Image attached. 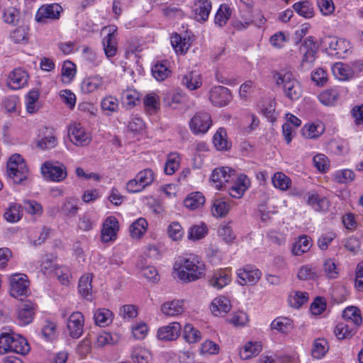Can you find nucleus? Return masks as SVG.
<instances>
[{
  "label": "nucleus",
  "instance_id": "1",
  "mask_svg": "<svg viewBox=\"0 0 363 363\" xmlns=\"http://www.w3.org/2000/svg\"><path fill=\"white\" fill-rule=\"evenodd\" d=\"M205 264L195 255L179 257L174 262V272L184 282H191L201 279L204 274Z\"/></svg>",
  "mask_w": 363,
  "mask_h": 363
},
{
  "label": "nucleus",
  "instance_id": "2",
  "mask_svg": "<svg viewBox=\"0 0 363 363\" xmlns=\"http://www.w3.org/2000/svg\"><path fill=\"white\" fill-rule=\"evenodd\" d=\"M30 350V345L24 337L8 327H4L0 330V354L14 352L26 355Z\"/></svg>",
  "mask_w": 363,
  "mask_h": 363
},
{
  "label": "nucleus",
  "instance_id": "3",
  "mask_svg": "<svg viewBox=\"0 0 363 363\" xmlns=\"http://www.w3.org/2000/svg\"><path fill=\"white\" fill-rule=\"evenodd\" d=\"M277 85L282 87L285 96L291 100H297L301 96V86L290 72L281 71L274 74Z\"/></svg>",
  "mask_w": 363,
  "mask_h": 363
},
{
  "label": "nucleus",
  "instance_id": "4",
  "mask_svg": "<svg viewBox=\"0 0 363 363\" xmlns=\"http://www.w3.org/2000/svg\"><path fill=\"white\" fill-rule=\"evenodd\" d=\"M7 174L15 184H22L28 179L29 171L23 157L13 155L7 163Z\"/></svg>",
  "mask_w": 363,
  "mask_h": 363
},
{
  "label": "nucleus",
  "instance_id": "5",
  "mask_svg": "<svg viewBox=\"0 0 363 363\" xmlns=\"http://www.w3.org/2000/svg\"><path fill=\"white\" fill-rule=\"evenodd\" d=\"M299 52L302 55L301 62L302 69L311 68L316 59L317 52V46L313 37L309 36L305 39L300 47Z\"/></svg>",
  "mask_w": 363,
  "mask_h": 363
},
{
  "label": "nucleus",
  "instance_id": "6",
  "mask_svg": "<svg viewBox=\"0 0 363 363\" xmlns=\"http://www.w3.org/2000/svg\"><path fill=\"white\" fill-rule=\"evenodd\" d=\"M30 294L29 281L24 274H14L10 277V294L14 298L27 296Z\"/></svg>",
  "mask_w": 363,
  "mask_h": 363
},
{
  "label": "nucleus",
  "instance_id": "7",
  "mask_svg": "<svg viewBox=\"0 0 363 363\" xmlns=\"http://www.w3.org/2000/svg\"><path fill=\"white\" fill-rule=\"evenodd\" d=\"M103 30H107V35L103 38V49L106 57L108 59L113 57L118 52L117 47V27L115 26H109L104 27Z\"/></svg>",
  "mask_w": 363,
  "mask_h": 363
},
{
  "label": "nucleus",
  "instance_id": "8",
  "mask_svg": "<svg viewBox=\"0 0 363 363\" xmlns=\"http://www.w3.org/2000/svg\"><path fill=\"white\" fill-rule=\"evenodd\" d=\"M211 125L210 114L203 111L197 112L189 122L190 129L194 134L206 133Z\"/></svg>",
  "mask_w": 363,
  "mask_h": 363
},
{
  "label": "nucleus",
  "instance_id": "9",
  "mask_svg": "<svg viewBox=\"0 0 363 363\" xmlns=\"http://www.w3.org/2000/svg\"><path fill=\"white\" fill-rule=\"evenodd\" d=\"M238 283L242 285H254L260 279L262 272L254 266L247 265L237 272Z\"/></svg>",
  "mask_w": 363,
  "mask_h": 363
},
{
  "label": "nucleus",
  "instance_id": "10",
  "mask_svg": "<svg viewBox=\"0 0 363 363\" xmlns=\"http://www.w3.org/2000/svg\"><path fill=\"white\" fill-rule=\"evenodd\" d=\"M29 79L28 72L21 67L11 71L8 77L7 86L13 90L20 89L27 85Z\"/></svg>",
  "mask_w": 363,
  "mask_h": 363
},
{
  "label": "nucleus",
  "instance_id": "11",
  "mask_svg": "<svg viewBox=\"0 0 363 363\" xmlns=\"http://www.w3.org/2000/svg\"><path fill=\"white\" fill-rule=\"evenodd\" d=\"M84 318L81 312H73L69 317L67 328L69 335L74 339L81 337L83 333Z\"/></svg>",
  "mask_w": 363,
  "mask_h": 363
},
{
  "label": "nucleus",
  "instance_id": "12",
  "mask_svg": "<svg viewBox=\"0 0 363 363\" xmlns=\"http://www.w3.org/2000/svg\"><path fill=\"white\" fill-rule=\"evenodd\" d=\"M119 230L118 220L113 216L108 217L103 224L101 233V239L103 242L114 241L117 238Z\"/></svg>",
  "mask_w": 363,
  "mask_h": 363
},
{
  "label": "nucleus",
  "instance_id": "13",
  "mask_svg": "<svg viewBox=\"0 0 363 363\" xmlns=\"http://www.w3.org/2000/svg\"><path fill=\"white\" fill-rule=\"evenodd\" d=\"M232 96L230 90L223 86H217L211 89L209 93V99L212 104L217 106L227 105L231 100Z\"/></svg>",
  "mask_w": 363,
  "mask_h": 363
},
{
  "label": "nucleus",
  "instance_id": "14",
  "mask_svg": "<svg viewBox=\"0 0 363 363\" xmlns=\"http://www.w3.org/2000/svg\"><path fill=\"white\" fill-rule=\"evenodd\" d=\"M81 90L84 94H91L106 89L104 77L99 74L91 75L82 82Z\"/></svg>",
  "mask_w": 363,
  "mask_h": 363
},
{
  "label": "nucleus",
  "instance_id": "15",
  "mask_svg": "<svg viewBox=\"0 0 363 363\" xmlns=\"http://www.w3.org/2000/svg\"><path fill=\"white\" fill-rule=\"evenodd\" d=\"M47 270L50 277L56 278L61 284L69 286L72 274L69 269L64 266H60L50 262L49 266H47Z\"/></svg>",
  "mask_w": 363,
  "mask_h": 363
},
{
  "label": "nucleus",
  "instance_id": "16",
  "mask_svg": "<svg viewBox=\"0 0 363 363\" xmlns=\"http://www.w3.org/2000/svg\"><path fill=\"white\" fill-rule=\"evenodd\" d=\"M181 330L180 323L178 322L170 323L169 325L158 329L157 337L162 341H173L179 337Z\"/></svg>",
  "mask_w": 363,
  "mask_h": 363
},
{
  "label": "nucleus",
  "instance_id": "17",
  "mask_svg": "<svg viewBox=\"0 0 363 363\" xmlns=\"http://www.w3.org/2000/svg\"><path fill=\"white\" fill-rule=\"evenodd\" d=\"M233 172H234V170L230 167L215 169L211 177V182L217 189H222L225 183H228L231 180L234 175V174H232Z\"/></svg>",
  "mask_w": 363,
  "mask_h": 363
},
{
  "label": "nucleus",
  "instance_id": "18",
  "mask_svg": "<svg viewBox=\"0 0 363 363\" xmlns=\"http://www.w3.org/2000/svg\"><path fill=\"white\" fill-rule=\"evenodd\" d=\"M67 176L66 167L59 162L47 161V178L52 182H60Z\"/></svg>",
  "mask_w": 363,
  "mask_h": 363
},
{
  "label": "nucleus",
  "instance_id": "19",
  "mask_svg": "<svg viewBox=\"0 0 363 363\" xmlns=\"http://www.w3.org/2000/svg\"><path fill=\"white\" fill-rule=\"evenodd\" d=\"M212 8L209 0H199L192 7L194 18L199 22H204L208 20Z\"/></svg>",
  "mask_w": 363,
  "mask_h": 363
},
{
  "label": "nucleus",
  "instance_id": "20",
  "mask_svg": "<svg viewBox=\"0 0 363 363\" xmlns=\"http://www.w3.org/2000/svg\"><path fill=\"white\" fill-rule=\"evenodd\" d=\"M35 305L30 301L22 303L18 309L17 317L22 325L29 324L33 319Z\"/></svg>",
  "mask_w": 363,
  "mask_h": 363
},
{
  "label": "nucleus",
  "instance_id": "21",
  "mask_svg": "<svg viewBox=\"0 0 363 363\" xmlns=\"http://www.w3.org/2000/svg\"><path fill=\"white\" fill-rule=\"evenodd\" d=\"M71 141L77 145H85L90 141V137L79 125H74L69 129Z\"/></svg>",
  "mask_w": 363,
  "mask_h": 363
},
{
  "label": "nucleus",
  "instance_id": "22",
  "mask_svg": "<svg viewBox=\"0 0 363 363\" xmlns=\"http://www.w3.org/2000/svg\"><path fill=\"white\" fill-rule=\"evenodd\" d=\"M230 282V276L227 269H220L214 272L213 276L209 280V284L214 288L220 289Z\"/></svg>",
  "mask_w": 363,
  "mask_h": 363
},
{
  "label": "nucleus",
  "instance_id": "23",
  "mask_svg": "<svg viewBox=\"0 0 363 363\" xmlns=\"http://www.w3.org/2000/svg\"><path fill=\"white\" fill-rule=\"evenodd\" d=\"M230 308V301L225 296L214 298L211 304V311L216 316L227 313Z\"/></svg>",
  "mask_w": 363,
  "mask_h": 363
},
{
  "label": "nucleus",
  "instance_id": "24",
  "mask_svg": "<svg viewBox=\"0 0 363 363\" xmlns=\"http://www.w3.org/2000/svg\"><path fill=\"white\" fill-rule=\"evenodd\" d=\"M162 313L167 316H175L181 314L184 311L183 301L180 300H174L164 302L161 306Z\"/></svg>",
  "mask_w": 363,
  "mask_h": 363
},
{
  "label": "nucleus",
  "instance_id": "25",
  "mask_svg": "<svg viewBox=\"0 0 363 363\" xmlns=\"http://www.w3.org/2000/svg\"><path fill=\"white\" fill-rule=\"evenodd\" d=\"M250 186V179L246 175L241 174L237 178L235 185L232 186L230 190V194L235 198H240Z\"/></svg>",
  "mask_w": 363,
  "mask_h": 363
},
{
  "label": "nucleus",
  "instance_id": "26",
  "mask_svg": "<svg viewBox=\"0 0 363 363\" xmlns=\"http://www.w3.org/2000/svg\"><path fill=\"white\" fill-rule=\"evenodd\" d=\"M333 74L340 80H345L352 78L354 71L349 65L342 62H336L332 67Z\"/></svg>",
  "mask_w": 363,
  "mask_h": 363
},
{
  "label": "nucleus",
  "instance_id": "27",
  "mask_svg": "<svg viewBox=\"0 0 363 363\" xmlns=\"http://www.w3.org/2000/svg\"><path fill=\"white\" fill-rule=\"evenodd\" d=\"M92 276L90 274L82 275L79 281L78 289L79 294L87 300L92 296Z\"/></svg>",
  "mask_w": 363,
  "mask_h": 363
},
{
  "label": "nucleus",
  "instance_id": "28",
  "mask_svg": "<svg viewBox=\"0 0 363 363\" xmlns=\"http://www.w3.org/2000/svg\"><path fill=\"white\" fill-rule=\"evenodd\" d=\"M182 84L189 90H195L201 86V74L194 71L189 72L182 77Z\"/></svg>",
  "mask_w": 363,
  "mask_h": 363
},
{
  "label": "nucleus",
  "instance_id": "29",
  "mask_svg": "<svg viewBox=\"0 0 363 363\" xmlns=\"http://www.w3.org/2000/svg\"><path fill=\"white\" fill-rule=\"evenodd\" d=\"M205 203V197L200 192L191 193L184 201L185 207L190 210H196L201 208Z\"/></svg>",
  "mask_w": 363,
  "mask_h": 363
},
{
  "label": "nucleus",
  "instance_id": "30",
  "mask_svg": "<svg viewBox=\"0 0 363 363\" xmlns=\"http://www.w3.org/2000/svg\"><path fill=\"white\" fill-rule=\"evenodd\" d=\"M311 247L310 238L306 235H302L294 243L291 252L295 256H300L307 252Z\"/></svg>",
  "mask_w": 363,
  "mask_h": 363
},
{
  "label": "nucleus",
  "instance_id": "31",
  "mask_svg": "<svg viewBox=\"0 0 363 363\" xmlns=\"http://www.w3.org/2000/svg\"><path fill=\"white\" fill-rule=\"evenodd\" d=\"M147 222L143 218H140L133 222L130 226V234L133 238H140L146 232Z\"/></svg>",
  "mask_w": 363,
  "mask_h": 363
},
{
  "label": "nucleus",
  "instance_id": "32",
  "mask_svg": "<svg viewBox=\"0 0 363 363\" xmlns=\"http://www.w3.org/2000/svg\"><path fill=\"white\" fill-rule=\"evenodd\" d=\"M328 350L329 346L327 340L323 338H318L313 342L311 354L314 358L321 359L325 355Z\"/></svg>",
  "mask_w": 363,
  "mask_h": 363
},
{
  "label": "nucleus",
  "instance_id": "33",
  "mask_svg": "<svg viewBox=\"0 0 363 363\" xmlns=\"http://www.w3.org/2000/svg\"><path fill=\"white\" fill-rule=\"evenodd\" d=\"M152 76L157 81H163L170 74V70L167 66V61L157 62L152 67Z\"/></svg>",
  "mask_w": 363,
  "mask_h": 363
},
{
  "label": "nucleus",
  "instance_id": "34",
  "mask_svg": "<svg viewBox=\"0 0 363 363\" xmlns=\"http://www.w3.org/2000/svg\"><path fill=\"white\" fill-rule=\"evenodd\" d=\"M231 13L232 11L228 5L221 4L215 16L214 22L216 25L220 27L224 26L230 18Z\"/></svg>",
  "mask_w": 363,
  "mask_h": 363
},
{
  "label": "nucleus",
  "instance_id": "35",
  "mask_svg": "<svg viewBox=\"0 0 363 363\" xmlns=\"http://www.w3.org/2000/svg\"><path fill=\"white\" fill-rule=\"evenodd\" d=\"M262 350V345L259 342H250L240 351V356L242 359H248L257 355Z\"/></svg>",
  "mask_w": 363,
  "mask_h": 363
},
{
  "label": "nucleus",
  "instance_id": "36",
  "mask_svg": "<svg viewBox=\"0 0 363 363\" xmlns=\"http://www.w3.org/2000/svg\"><path fill=\"white\" fill-rule=\"evenodd\" d=\"M78 209V199L72 197L66 198L61 208L62 213L66 217L76 216Z\"/></svg>",
  "mask_w": 363,
  "mask_h": 363
},
{
  "label": "nucleus",
  "instance_id": "37",
  "mask_svg": "<svg viewBox=\"0 0 363 363\" xmlns=\"http://www.w3.org/2000/svg\"><path fill=\"white\" fill-rule=\"evenodd\" d=\"M112 315V312L108 309L100 308L94 313V318L97 325L104 327L111 323Z\"/></svg>",
  "mask_w": 363,
  "mask_h": 363
},
{
  "label": "nucleus",
  "instance_id": "38",
  "mask_svg": "<svg viewBox=\"0 0 363 363\" xmlns=\"http://www.w3.org/2000/svg\"><path fill=\"white\" fill-rule=\"evenodd\" d=\"M342 317L346 320H350L356 326H359L362 323V316L360 311L356 306H349L342 312Z\"/></svg>",
  "mask_w": 363,
  "mask_h": 363
},
{
  "label": "nucleus",
  "instance_id": "39",
  "mask_svg": "<svg viewBox=\"0 0 363 363\" xmlns=\"http://www.w3.org/2000/svg\"><path fill=\"white\" fill-rule=\"evenodd\" d=\"M131 359L135 363H151V353L141 347L134 348L131 353Z\"/></svg>",
  "mask_w": 363,
  "mask_h": 363
},
{
  "label": "nucleus",
  "instance_id": "40",
  "mask_svg": "<svg viewBox=\"0 0 363 363\" xmlns=\"http://www.w3.org/2000/svg\"><path fill=\"white\" fill-rule=\"evenodd\" d=\"M273 185L275 188L281 191L287 190L291 184V181L289 177L282 172H276L272 178Z\"/></svg>",
  "mask_w": 363,
  "mask_h": 363
},
{
  "label": "nucleus",
  "instance_id": "41",
  "mask_svg": "<svg viewBox=\"0 0 363 363\" xmlns=\"http://www.w3.org/2000/svg\"><path fill=\"white\" fill-rule=\"evenodd\" d=\"M295 11L300 16L305 18H311L313 16V8L308 1H299L293 6Z\"/></svg>",
  "mask_w": 363,
  "mask_h": 363
},
{
  "label": "nucleus",
  "instance_id": "42",
  "mask_svg": "<svg viewBox=\"0 0 363 363\" xmlns=\"http://www.w3.org/2000/svg\"><path fill=\"white\" fill-rule=\"evenodd\" d=\"M183 337L189 343H196L201 340V332L193 327L191 324H186L184 328Z\"/></svg>",
  "mask_w": 363,
  "mask_h": 363
},
{
  "label": "nucleus",
  "instance_id": "43",
  "mask_svg": "<svg viewBox=\"0 0 363 363\" xmlns=\"http://www.w3.org/2000/svg\"><path fill=\"white\" fill-rule=\"evenodd\" d=\"M180 163V157L177 152H172L168 155L164 166V172L168 175L173 174L178 169Z\"/></svg>",
  "mask_w": 363,
  "mask_h": 363
},
{
  "label": "nucleus",
  "instance_id": "44",
  "mask_svg": "<svg viewBox=\"0 0 363 363\" xmlns=\"http://www.w3.org/2000/svg\"><path fill=\"white\" fill-rule=\"evenodd\" d=\"M338 97L339 91L337 90V89L333 88L323 91L319 95L318 98L323 104L325 106H330L337 100Z\"/></svg>",
  "mask_w": 363,
  "mask_h": 363
},
{
  "label": "nucleus",
  "instance_id": "45",
  "mask_svg": "<svg viewBox=\"0 0 363 363\" xmlns=\"http://www.w3.org/2000/svg\"><path fill=\"white\" fill-rule=\"evenodd\" d=\"M230 205L222 199H215L212 206V213L214 216L224 217L228 213Z\"/></svg>",
  "mask_w": 363,
  "mask_h": 363
},
{
  "label": "nucleus",
  "instance_id": "46",
  "mask_svg": "<svg viewBox=\"0 0 363 363\" xmlns=\"http://www.w3.org/2000/svg\"><path fill=\"white\" fill-rule=\"evenodd\" d=\"M324 130L320 124H308L305 125L302 128V133L306 138L313 139L320 136Z\"/></svg>",
  "mask_w": 363,
  "mask_h": 363
},
{
  "label": "nucleus",
  "instance_id": "47",
  "mask_svg": "<svg viewBox=\"0 0 363 363\" xmlns=\"http://www.w3.org/2000/svg\"><path fill=\"white\" fill-rule=\"evenodd\" d=\"M307 203L315 211H320L325 208L327 200L325 198H320L317 194L310 192L307 194Z\"/></svg>",
  "mask_w": 363,
  "mask_h": 363
},
{
  "label": "nucleus",
  "instance_id": "48",
  "mask_svg": "<svg viewBox=\"0 0 363 363\" xmlns=\"http://www.w3.org/2000/svg\"><path fill=\"white\" fill-rule=\"evenodd\" d=\"M226 131L224 128H219L213 136V144L220 150H226L228 143L226 139Z\"/></svg>",
  "mask_w": 363,
  "mask_h": 363
},
{
  "label": "nucleus",
  "instance_id": "49",
  "mask_svg": "<svg viewBox=\"0 0 363 363\" xmlns=\"http://www.w3.org/2000/svg\"><path fill=\"white\" fill-rule=\"evenodd\" d=\"M118 340L119 337L116 335H113L109 333L102 332L97 337L96 345L102 347L108 345H114Z\"/></svg>",
  "mask_w": 363,
  "mask_h": 363
},
{
  "label": "nucleus",
  "instance_id": "50",
  "mask_svg": "<svg viewBox=\"0 0 363 363\" xmlns=\"http://www.w3.org/2000/svg\"><path fill=\"white\" fill-rule=\"evenodd\" d=\"M5 219L11 223L17 222L21 217V206L16 203L11 204L4 213Z\"/></svg>",
  "mask_w": 363,
  "mask_h": 363
},
{
  "label": "nucleus",
  "instance_id": "51",
  "mask_svg": "<svg viewBox=\"0 0 363 363\" xmlns=\"http://www.w3.org/2000/svg\"><path fill=\"white\" fill-rule=\"evenodd\" d=\"M171 44L177 52L184 53L189 47L185 38L175 33L171 37Z\"/></svg>",
  "mask_w": 363,
  "mask_h": 363
},
{
  "label": "nucleus",
  "instance_id": "52",
  "mask_svg": "<svg viewBox=\"0 0 363 363\" xmlns=\"http://www.w3.org/2000/svg\"><path fill=\"white\" fill-rule=\"evenodd\" d=\"M58 323L55 321L47 320V342L55 343L60 336L57 329Z\"/></svg>",
  "mask_w": 363,
  "mask_h": 363
},
{
  "label": "nucleus",
  "instance_id": "53",
  "mask_svg": "<svg viewBox=\"0 0 363 363\" xmlns=\"http://www.w3.org/2000/svg\"><path fill=\"white\" fill-rule=\"evenodd\" d=\"M334 178L336 182L346 184L352 182L355 178L354 172L351 169H342L335 173Z\"/></svg>",
  "mask_w": 363,
  "mask_h": 363
},
{
  "label": "nucleus",
  "instance_id": "54",
  "mask_svg": "<svg viewBox=\"0 0 363 363\" xmlns=\"http://www.w3.org/2000/svg\"><path fill=\"white\" fill-rule=\"evenodd\" d=\"M135 177L145 188L150 185L155 179V174L150 169L141 170Z\"/></svg>",
  "mask_w": 363,
  "mask_h": 363
},
{
  "label": "nucleus",
  "instance_id": "55",
  "mask_svg": "<svg viewBox=\"0 0 363 363\" xmlns=\"http://www.w3.org/2000/svg\"><path fill=\"white\" fill-rule=\"evenodd\" d=\"M3 18L8 24H16L20 19V11L13 7H9L4 10Z\"/></svg>",
  "mask_w": 363,
  "mask_h": 363
},
{
  "label": "nucleus",
  "instance_id": "56",
  "mask_svg": "<svg viewBox=\"0 0 363 363\" xmlns=\"http://www.w3.org/2000/svg\"><path fill=\"white\" fill-rule=\"evenodd\" d=\"M297 276L301 280H313L318 277L315 269L310 265L302 266L299 269Z\"/></svg>",
  "mask_w": 363,
  "mask_h": 363
},
{
  "label": "nucleus",
  "instance_id": "57",
  "mask_svg": "<svg viewBox=\"0 0 363 363\" xmlns=\"http://www.w3.org/2000/svg\"><path fill=\"white\" fill-rule=\"evenodd\" d=\"M334 333L338 339L342 340L352 337L355 332L350 329L348 325L344 323H339L335 326Z\"/></svg>",
  "mask_w": 363,
  "mask_h": 363
},
{
  "label": "nucleus",
  "instance_id": "58",
  "mask_svg": "<svg viewBox=\"0 0 363 363\" xmlns=\"http://www.w3.org/2000/svg\"><path fill=\"white\" fill-rule=\"evenodd\" d=\"M101 108L104 111L109 113H113L118 109V101L116 98L108 96L105 97L101 103Z\"/></svg>",
  "mask_w": 363,
  "mask_h": 363
},
{
  "label": "nucleus",
  "instance_id": "59",
  "mask_svg": "<svg viewBox=\"0 0 363 363\" xmlns=\"http://www.w3.org/2000/svg\"><path fill=\"white\" fill-rule=\"evenodd\" d=\"M308 299V295L306 292L296 291L294 295L289 297V303L292 307L299 308L305 303Z\"/></svg>",
  "mask_w": 363,
  "mask_h": 363
},
{
  "label": "nucleus",
  "instance_id": "60",
  "mask_svg": "<svg viewBox=\"0 0 363 363\" xmlns=\"http://www.w3.org/2000/svg\"><path fill=\"white\" fill-rule=\"evenodd\" d=\"M271 328L272 330L285 333L291 328V320L286 318H277L272 321Z\"/></svg>",
  "mask_w": 363,
  "mask_h": 363
},
{
  "label": "nucleus",
  "instance_id": "61",
  "mask_svg": "<svg viewBox=\"0 0 363 363\" xmlns=\"http://www.w3.org/2000/svg\"><path fill=\"white\" fill-rule=\"evenodd\" d=\"M323 270L325 275L330 279H335L338 274L337 264L333 259H327L323 263Z\"/></svg>",
  "mask_w": 363,
  "mask_h": 363
},
{
  "label": "nucleus",
  "instance_id": "62",
  "mask_svg": "<svg viewBox=\"0 0 363 363\" xmlns=\"http://www.w3.org/2000/svg\"><path fill=\"white\" fill-rule=\"evenodd\" d=\"M139 99V94L135 90H126L122 94L123 103L129 107L135 106V102Z\"/></svg>",
  "mask_w": 363,
  "mask_h": 363
},
{
  "label": "nucleus",
  "instance_id": "63",
  "mask_svg": "<svg viewBox=\"0 0 363 363\" xmlns=\"http://www.w3.org/2000/svg\"><path fill=\"white\" fill-rule=\"evenodd\" d=\"M61 74L62 77L67 78L70 82L76 74V66L71 61H65L63 63Z\"/></svg>",
  "mask_w": 363,
  "mask_h": 363
},
{
  "label": "nucleus",
  "instance_id": "64",
  "mask_svg": "<svg viewBox=\"0 0 363 363\" xmlns=\"http://www.w3.org/2000/svg\"><path fill=\"white\" fill-rule=\"evenodd\" d=\"M62 11V7L59 4H47V20L59 19Z\"/></svg>",
  "mask_w": 363,
  "mask_h": 363
}]
</instances>
